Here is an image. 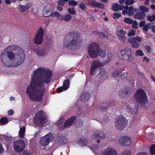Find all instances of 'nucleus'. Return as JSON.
Masks as SVG:
<instances>
[{"instance_id":"1","label":"nucleus","mask_w":155,"mask_h":155,"mask_svg":"<svg viewBox=\"0 0 155 155\" xmlns=\"http://www.w3.org/2000/svg\"><path fill=\"white\" fill-rule=\"evenodd\" d=\"M52 76V71L44 67H39L34 71L31 81L26 90L30 99L38 102L42 101L46 91L45 84L49 83Z\"/></svg>"},{"instance_id":"2","label":"nucleus","mask_w":155,"mask_h":155,"mask_svg":"<svg viewBox=\"0 0 155 155\" xmlns=\"http://www.w3.org/2000/svg\"><path fill=\"white\" fill-rule=\"evenodd\" d=\"M6 52L8 58L12 59L16 63L15 66L21 64L23 62L25 55L23 50L19 47L15 45H10L4 50Z\"/></svg>"},{"instance_id":"3","label":"nucleus","mask_w":155,"mask_h":155,"mask_svg":"<svg viewBox=\"0 0 155 155\" xmlns=\"http://www.w3.org/2000/svg\"><path fill=\"white\" fill-rule=\"evenodd\" d=\"M82 42L81 35L77 31L69 33L64 41L65 46L73 50L79 48L82 45Z\"/></svg>"},{"instance_id":"4","label":"nucleus","mask_w":155,"mask_h":155,"mask_svg":"<svg viewBox=\"0 0 155 155\" xmlns=\"http://www.w3.org/2000/svg\"><path fill=\"white\" fill-rule=\"evenodd\" d=\"M134 98L144 108H147L150 106V104L147 101L146 94L143 89H140L137 91Z\"/></svg>"},{"instance_id":"5","label":"nucleus","mask_w":155,"mask_h":155,"mask_svg":"<svg viewBox=\"0 0 155 155\" xmlns=\"http://www.w3.org/2000/svg\"><path fill=\"white\" fill-rule=\"evenodd\" d=\"M47 121L45 113L43 111L38 112L35 115L34 123L38 125H41L45 124Z\"/></svg>"},{"instance_id":"6","label":"nucleus","mask_w":155,"mask_h":155,"mask_svg":"<svg viewBox=\"0 0 155 155\" xmlns=\"http://www.w3.org/2000/svg\"><path fill=\"white\" fill-rule=\"evenodd\" d=\"M132 55L131 50L130 49H124L119 51L117 56L120 59L124 61L129 60Z\"/></svg>"},{"instance_id":"7","label":"nucleus","mask_w":155,"mask_h":155,"mask_svg":"<svg viewBox=\"0 0 155 155\" xmlns=\"http://www.w3.org/2000/svg\"><path fill=\"white\" fill-rule=\"evenodd\" d=\"M99 48V46L96 43L93 42L91 44L88 48L89 56L92 58H96L97 56V52Z\"/></svg>"},{"instance_id":"8","label":"nucleus","mask_w":155,"mask_h":155,"mask_svg":"<svg viewBox=\"0 0 155 155\" xmlns=\"http://www.w3.org/2000/svg\"><path fill=\"white\" fill-rule=\"evenodd\" d=\"M127 124V120L124 117L120 116L117 118L115 122V126L117 129H123Z\"/></svg>"},{"instance_id":"9","label":"nucleus","mask_w":155,"mask_h":155,"mask_svg":"<svg viewBox=\"0 0 155 155\" xmlns=\"http://www.w3.org/2000/svg\"><path fill=\"white\" fill-rule=\"evenodd\" d=\"M44 30L42 27H41L36 33L34 39V42L36 44L40 45L41 44L43 40Z\"/></svg>"},{"instance_id":"10","label":"nucleus","mask_w":155,"mask_h":155,"mask_svg":"<svg viewBox=\"0 0 155 155\" xmlns=\"http://www.w3.org/2000/svg\"><path fill=\"white\" fill-rule=\"evenodd\" d=\"M25 144L22 140H16L14 143V148L15 150L17 152L22 151L25 148Z\"/></svg>"},{"instance_id":"11","label":"nucleus","mask_w":155,"mask_h":155,"mask_svg":"<svg viewBox=\"0 0 155 155\" xmlns=\"http://www.w3.org/2000/svg\"><path fill=\"white\" fill-rule=\"evenodd\" d=\"M53 139V135L52 133H49L41 138L40 141V144L43 146L48 145Z\"/></svg>"},{"instance_id":"12","label":"nucleus","mask_w":155,"mask_h":155,"mask_svg":"<svg viewBox=\"0 0 155 155\" xmlns=\"http://www.w3.org/2000/svg\"><path fill=\"white\" fill-rule=\"evenodd\" d=\"M106 136L105 134L103 132L97 131L93 133L92 138L95 140L97 143H100V140L104 139Z\"/></svg>"},{"instance_id":"13","label":"nucleus","mask_w":155,"mask_h":155,"mask_svg":"<svg viewBox=\"0 0 155 155\" xmlns=\"http://www.w3.org/2000/svg\"><path fill=\"white\" fill-rule=\"evenodd\" d=\"M141 41V38L139 36L130 38L128 39L129 42L131 43L132 47L134 48H137L140 46Z\"/></svg>"},{"instance_id":"14","label":"nucleus","mask_w":155,"mask_h":155,"mask_svg":"<svg viewBox=\"0 0 155 155\" xmlns=\"http://www.w3.org/2000/svg\"><path fill=\"white\" fill-rule=\"evenodd\" d=\"M49 51V49L48 48H37L35 52L38 56L43 57L46 56L48 54Z\"/></svg>"},{"instance_id":"15","label":"nucleus","mask_w":155,"mask_h":155,"mask_svg":"<svg viewBox=\"0 0 155 155\" xmlns=\"http://www.w3.org/2000/svg\"><path fill=\"white\" fill-rule=\"evenodd\" d=\"M104 64L98 60L93 61L91 64L90 69V74L91 75L94 74V71L96 68L98 67L103 66Z\"/></svg>"},{"instance_id":"16","label":"nucleus","mask_w":155,"mask_h":155,"mask_svg":"<svg viewBox=\"0 0 155 155\" xmlns=\"http://www.w3.org/2000/svg\"><path fill=\"white\" fill-rule=\"evenodd\" d=\"M119 141L120 144L124 146H129L132 143L131 138L127 136H124L121 137Z\"/></svg>"},{"instance_id":"17","label":"nucleus","mask_w":155,"mask_h":155,"mask_svg":"<svg viewBox=\"0 0 155 155\" xmlns=\"http://www.w3.org/2000/svg\"><path fill=\"white\" fill-rule=\"evenodd\" d=\"M101 155H117L116 150L111 147L107 148L101 153Z\"/></svg>"},{"instance_id":"18","label":"nucleus","mask_w":155,"mask_h":155,"mask_svg":"<svg viewBox=\"0 0 155 155\" xmlns=\"http://www.w3.org/2000/svg\"><path fill=\"white\" fill-rule=\"evenodd\" d=\"M69 87V81L68 80H66L64 81L63 86L58 88L57 90L58 92H61L67 89Z\"/></svg>"},{"instance_id":"19","label":"nucleus","mask_w":155,"mask_h":155,"mask_svg":"<svg viewBox=\"0 0 155 155\" xmlns=\"http://www.w3.org/2000/svg\"><path fill=\"white\" fill-rule=\"evenodd\" d=\"M0 58H1L2 62L5 65L7 66H9L8 64V59L7 58V53L5 52H4V50L3 51L1 55L0 56Z\"/></svg>"},{"instance_id":"20","label":"nucleus","mask_w":155,"mask_h":155,"mask_svg":"<svg viewBox=\"0 0 155 155\" xmlns=\"http://www.w3.org/2000/svg\"><path fill=\"white\" fill-rule=\"evenodd\" d=\"M106 71L103 68H101L99 69V71L98 74L96 75V77L100 79H102L106 75Z\"/></svg>"},{"instance_id":"21","label":"nucleus","mask_w":155,"mask_h":155,"mask_svg":"<svg viewBox=\"0 0 155 155\" xmlns=\"http://www.w3.org/2000/svg\"><path fill=\"white\" fill-rule=\"evenodd\" d=\"M76 117L73 116L69 119L64 123V127H67L72 125L74 123V121L76 119Z\"/></svg>"},{"instance_id":"22","label":"nucleus","mask_w":155,"mask_h":155,"mask_svg":"<svg viewBox=\"0 0 155 155\" xmlns=\"http://www.w3.org/2000/svg\"><path fill=\"white\" fill-rule=\"evenodd\" d=\"M87 140L84 138H79L77 142V143L78 145L81 146H84L87 143Z\"/></svg>"},{"instance_id":"23","label":"nucleus","mask_w":155,"mask_h":155,"mask_svg":"<svg viewBox=\"0 0 155 155\" xmlns=\"http://www.w3.org/2000/svg\"><path fill=\"white\" fill-rule=\"evenodd\" d=\"M90 98V95L87 92H84L81 95V101L84 102H85L88 101Z\"/></svg>"},{"instance_id":"24","label":"nucleus","mask_w":155,"mask_h":155,"mask_svg":"<svg viewBox=\"0 0 155 155\" xmlns=\"http://www.w3.org/2000/svg\"><path fill=\"white\" fill-rule=\"evenodd\" d=\"M26 130V127L25 126L22 127H20V129L18 132V136L20 138H23L24 137Z\"/></svg>"},{"instance_id":"25","label":"nucleus","mask_w":155,"mask_h":155,"mask_svg":"<svg viewBox=\"0 0 155 155\" xmlns=\"http://www.w3.org/2000/svg\"><path fill=\"white\" fill-rule=\"evenodd\" d=\"M145 16L146 14L143 12H137L134 15L135 18L139 20L143 19Z\"/></svg>"},{"instance_id":"26","label":"nucleus","mask_w":155,"mask_h":155,"mask_svg":"<svg viewBox=\"0 0 155 155\" xmlns=\"http://www.w3.org/2000/svg\"><path fill=\"white\" fill-rule=\"evenodd\" d=\"M58 138V142L59 144H63L67 143L68 141L67 138L66 136H60Z\"/></svg>"},{"instance_id":"27","label":"nucleus","mask_w":155,"mask_h":155,"mask_svg":"<svg viewBox=\"0 0 155 155\" xmlns=\"http://www.w3.org/2000/svg\"><path fill=\"white\" fill-rule=\"evenodd\" d=\"M112 8L114 11L118 12L119 10H123V7L121 5H119L117 3L113 5Z\"/></svg>"},{"instance_id":"28","label":"nucleus","mask_w":155,"mask_h":155,"mask_svg":"<svg viewBox=\"0 0 155 155\" xmlns=\"http://www.w3.org/2000/svg\"><path fill=\"white\" fill-rule=\"evenodd\" d=\"M71 19V16L69 14H67L65 15H62L60 18V19L61 21H68Z\"/></svg>"},{"instance_id":"29","label":"nucleus","mask_w":155,"mask_h":155,"mask_svg":"<svg viewBox=\"0 0 155 155\" xmlns=\"http://www.w3.org/2000/svg\"><path fill=\"white\" fill-rule=\"evenodd\" d=\"M51 12H50L49 10L47 9L46 7H45L43 10V15L45 17H49L51 15Z\"/></svg>"},{"instance_id":"30","label":"nucleus","mask_w":155,"mask_h":155,"mask_svg":"<svg viewBox=\"0 0 155 155\" xmlns=\"http://www.w3.org/2000/svg\"><path fill=\"white\" fill-rule=\"evenodd\" d=\"M117 35L118 38L124 36L127 33L126 31H124L122 29L119 30L117 29L116 31Z\"/></svg>"},{"instance_id":"31","label":"nucleus","mask_w":155,"mask_h":155,"mask_svg":"<svg viewBox=\"0 0 155 155\" xmlns=\"http://www.w3.org/2000/svg\"><path fill=\"white\" fill-rule=\"evenodd\" d=\"M19 10L21 12H25L29 9V8L25 5H20L18 8Z\"/></svg>"},{"instance_id":"32","label":"nucleus","mask_w":155,"mask_h":155,"mask_svg":"<svg viewBox=\"0 0 155 155\" xmlns=\"http://www.w3.org/2000/svg\"><path fill=\"white\" fill-rule=\"evenodd\" d=\"M97 53H98L99 55L101 57H104L106 55L105 50L104 49L99 50L98 51Z\"/></svg>"},{"instance_id":"33","label":"nucleus","mask_w":155,"mask_h":155,"mask_svg":"<svg viewBox=\"0 0 155 155\" xmlns=\"http://www.w3.org/2000/svg\"><path fill=\"white\" fill-rule=\"evenodd\" d=\"M139 9L140 11L142 12H148L149 9L145 6H140L139 7Z\"/></svg>"},{"instance_id":"34","label":"nucleus","mask_w":155,"mask_h":155,"mask_svg":"<svg viewBox=\"0 0 155 155\" xmlns=\"http://www.w3.org/2000/svg\"><path fill=\"white\" fill-rule=\"evenodd\" d=\"M7 118L2 117L0 119V125H4L6 124L8 122Z\"/></svg>"},{"instance_id":"35","label":"nucleus","mask_w":155,"mask_h":155,"mask_svg":"<svg viewBox=\"0 0 155 155\" xmlns=\"http://www.w3.org/2000/svg\"><path fill=\"white\" fill-rule=\"evenodd\" d=\"M96 34L98 37L103 39L107 38V35L102 32H98L96 33Z\"/></svg>"},{"instance_id":"36","label":"nucleus","mask_w":155,"mask_h":155,"mask_svg":"<svg viewBox=\"0 0 155 155\" xmlns=\"http://www.w3.org/2000/svg\"><path fill=\"white\" fill-rule=\"evenodd\" d=\"M120 72V71L115 70L112 72V76L113 78H116L118 76Z\"/></svg>"},{"instance_id":"37","label":"nucleus","mask_w":155,"mask_h":155,"mask_svg":"<svg viewBox=\"0 0 155 155\" xmlns=\"http://www.w3.org/2000/svg\"><path fill=\"white\" fill-rule=\"evenodd\" d=\"M147 20L150 21H152L155 20V15H147L146 16Z\"/></svg>"},{"instance_id":"38","label":"nucleus","mask_w":155,"mask_h":155,"mask_svg":"<svg viewBox=\"0 0 155 155\" xmlns=\"http://www.w3.org/2000/svg\"><path fill=\"white\" fill-rule=\"evenodd\" d=\"M97 2L94 0H89L88 1V5L93 7H95Z\"/></svg>"},{"instance_id":"39","label":"nucleus","mask_w":155,"mask_h":155,"mask_svg":"<svg viewBox=\"0 0 155 155\" xmlns=\"http://www.w3.org/2000/svg\"><path fill=\"white\" fill-rule=\"evenodd\" d=\"M134 12L133 7L131 6H130L128 13V15L129 16H132L134 15Z\"/></svg>"},{"instance_id":"40","label":"nucleus","mask_w":155,"mask_h":155,"mask_svg":"<svg viewBox=\"0 0 155 155\" xmlns=\"http://www.w3.org/2000/svg\"><path fill=\"white\" fill-rule=\"evenodd\" d=\"M150 152L152 155L155 154V144L151 146L150 149Z\"/></svg>"},{"instance_id":"41","label":"nucleus","mask_w":155,"mask_h":155,"mask_svg":"<svg viewBox=\"0 0 155 155\" xmlns=\"http://www.w3.org/2000/svg\"><path fill=\"white\" fill-rule=\"evenodd\" d=\"M124 10L122 11V13L125 15L128 13L129 7L127 5H125L124 7Z\"/></svg>"},{"instance_id":"42","label":"nucleus","mask_w":155,"mask_h":155,"mask_svg":"<svg viewBox=\"0 0 155 155\" xmlns=\"http://www.w3.org/2000/svg\"><path fill=\"white\" fill-rule=\"evenodd\" d=\"M135 54L136 56H142L144 54L143 51L141 50H137L135 53Z\"/></svg>"},{"instance_id":"43","label":"nucleus","mask_w":155,"mask_h":155,"mask_svg":"<svg viewBox=\"0 0 155 155\" xmlns=\"http://www.w3.org/2000/svg\"><path fill=\"white\" fill-rule=\"evenodd\" d=\"M135 31L132 29L129 31L127 35L128 36L131 37L135 35Z\"/></svg>"},{"instance_id":"44","label":"nucleus","mask_w":155,"mask_h":155,"mask_svg":"<svg viewBox=\"0 0 155 155\" xmlns=\"http://www.w3.org/2000/svg\"><path fill=\"white\" fill-rule=\"evenodd\" d=\"M61 16V14L57 12H51V16L53 17H60Z\"/></svg>"},{"instance_id":"45","label":"nucleus","mask_w":155,"mask_h":155,"mask_svg":"<svg viewBox=\"0 0 155 155\" xmlns=\"http://www.w3.org/2000/svg\"><path fill=\"white\" fill-rule=\"evenodd\" d=\"M68 12L69 14L71 15H75L76 12L74 8H68Z\"/></svg>"},{"instance_id":"46","label":"nucleus","mask_w":155,"mask_h":155,"mask_svg":"<svg viewBox=\"0 0 155 155\" xmlns=\"http://www.w3.org/2000/svg\"><path fill=\"white\" fill-rule=\"evenodd\" d=\"M133 20L130 18H125L124 19V21L128 24H131L132 23Z\"/></svg>"},{"instance_id":"47","label":"nucleus","mask_w":155,"mask_h":155,"mask_svg":"<svg viewBox=\"0 0 155 155\" xmlns=\"http://www.w3.org/2000/svg\"><path fill=\"white\" fill-rule=\"evenodd\" d=\"M134 2V0H126L125 2V4L127 5H131Z\"/></svg>"},{"instance_id":"48","label":"nucleus","mask_w":155,"mask_h":155,"mask_svg":"<svg viewBox=\"0 0 155 155\" xmlns=\"http://www.w3.org/2000/svg\"><path fill=\"white\" fill-rule=\"evenodd\" d=\"M132 24V27L136 29H137L138 27V22L136 21H133Z\"/></svg>"},{"instance_id":"49","label":"nucleus","mask_w":155,"mask_h":155,"mask_svg":"<svg viewBox=\"0 0 155 155\" xmlns=\"http://www.w3.org/2000/svg\"><path fill=\"white\" fill-rule=\"evenodd\" d=\"M68 4L69 6L73 5L75 6L77 5V3L76 1L72 0L69 1Z\"/></svg>"},{"instance_id":"50","label":"nucleus","mask_w":155,"mask_h":155,"mask_svg":"<svg viewBox=\"0 0 155 155\" xmlns=\"http://www.w3.org/2000/svg\"><path fill=\"white\" fill-rule=\"evenodd\" d=\"M68 0H60L58 1L57 3L60 5L63 6L65 4V2H67Z\"/></svg>"},{"instance_id":"51","label":"nucleus","mask_w":155,"mask_h":155,"mask_svg":"<svg viewBox=\"0 0 155 155\" xmlns=\"http://www.w3.org/2000/svg\"><path fill=\"white\" fill-rule=\"evenodd\" d=\"M119 39L122 43H124L126 42L127 40V38L125 35L122 36L119 38Z\"/></svg>"},{"instance_id":"52","label":"nucleus","mask_w":155,"mask_h":155,"mask_svg":"<svg viewBox=\"0 0 155 155\" xmlns=\"http://www.w3.org/2000/svg\"><path fill=\"white\" fill-rule=\"evenodd\" d=\"M95 7L103 9L104 8V5L103 4L98 2H97Z\"/></svg>"},{"instance_id":"53","label":"nucleus","mask_w":155,"mask_h":155,"mask_svg":"<svg viewBox=\"0 0 155 155\" xmlns=\"http://www.w3.org/2000/svg\"><path fill=\"white\" fill-rule=\"evenodd\" d=\"M123 90H124V91L125 92H124V93L125 94L124 95H125V96L127 95L130 94V88H127Z\"/></svg>"},{"instance_id":"54","label":"nucleus","mask_w":155,"mask_h":155,"mask_svg":"<svg viewBox=\"0 0 155 155\" xmlns=\"http://www.w3.org/2000/svg\"><path fill=\"white\" fill-rule=\"evenodd\" d=\"M121 155H131V152L129 150H125L122 153Z\"/></svg>"},{"instance_id":"55","label":"nucleus","mask_w":155,"mask_h":155,"mask_svg":"<svg viewBox=\"0 0 155 155\" xmlns=\"http://www.w3.org/2000/svg\"><path fill=\"white\" fill-rule=\"evenodd\" d=\"M121 15L120 14L118 13H115L114 14L113 18L115 19H117L119 17H120Z\"/></svg>"},{"instance_id":"56","label":"nucleus","mask_w":155,"mask_h":155,"mask_svg":"<svg viewBox=\"0 0 155 155\" xmlns=\"http://www.w3.org/2000/svg\"><path fill=\"white\" fill-rule=\"evenodd\" d=\"M79 8L82 10H84L85 8V4L83 3L79 5Z\"/></svg>"},{"instance_id":"57","label":"nucleus","mask_w":155,"mask_h":155,"mask_svg":"<svg viewBox=\"0 0 155 155\" xmlns=\"http://www.w3.org/2000/svg\"><path fill=\"white\" fill-rule=\"evenodd\" d=\"M124 92H125L123 90H122L120 91L119 92V94L120 97H123L125 96V95H124V94H125Z\"/></svg>"},{"instance_id":"58","label":"nucleus","mask_w":155,"mask_h":155,"mask_svg":"<svg viewBox=\"0 0 155 155\" xmlns=\"http://www.w3.org/2000/svg\"><path fill=\"white\" fill-rule=\"evenodd\" d=\"M64 121V120L62 118H61L59 119L58 121L56 123L57 125H60L61 123H62Z\"/></svg>"},{"instance_id":"59","label":"nucleus","mask_w":155,"mask_h":155,"mask_svg":"<svg viewBox=\"0 0 155 155\" xmlns=\"http://www.w3.org/2000/svg\"><path fill=\"white\" fill-rule=\"evenodd\" d=\"M145 21H142L139 23V26L140 27H142L145 26Z\"/></svg>"},{"instance_id":"60","label":"nucleus","mask_w":155,"mask_h":155,"mask_svg":"<svg viewBox=\"0 0 155 155\" xmlns=\"http://www.w3.org/2000/svg\"><path fill=\"white\" fill-rule=\"evenodd\" d=\"M99 147L98 145H93L91 146V148L92 150H96Z\"/></svg>"},{"instance_id":"61","label":"nucleus","mask_w":155,"mask_h":155,"mask_svg":"<svg viewBox=\"0 0 155 155\" xmlns=\"http://www.w3.org/2000/svg\"><path fill=\"white\" fill-rule=\"evenodd\" d=\"M14 113V111L12 110H9L8 111V114L9 116H11Z\"/></svg>"},{"instance_id":"62","label":"nucleus","mask_w":155,"mask_h":155,"mask_svg":"<svg viewBox=\"0 0 155 155\" xmlns=\"http://www.w3.org/2000/svg\"><path fill=\"white\" fill-rule=\"evenodd\" d=\"M127 111L128 112H130L131 113L134 112L133 108H132L130 107H129L127 108Z\"/></svg>"},{"instance_id":"63","label":"nucleus","mask_w":155,"mask_h":155,"mask_svg":"<svg viewBox=\"0 0 155 155\" xmlns=\"http://www.w3.org/2000/svg\"><path fill=\"white\" fill-rule=\"evenodd\" d=\"M148 26L147 25H145L143 26V30L145 31H148Z\"/></svg>"},{"instance_id":"64","label":"nucleus","mask_w":155,"mask_h":155,"mask_svg":"<svg viewBox=\"0 0 155 155\" xmlns=\"http://www.w3.org/2000/svg\"><path fill=\"white\" fill-rule=\"evenodd\" d=\"M22 155H31L30 154V152L28 151H25L23 153Z\"/></svg>"}]
</instances>
